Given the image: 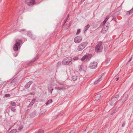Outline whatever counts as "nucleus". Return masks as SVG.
<instances>
[{
    "label": "nucleus",
    "instance_id": "0eeeda50",
    "mask_svg": "<svg viewBox=\"0 0 133 133\" xmlns=\"http://www.w3.org/2000/svg\"><path fill=\"white\" fill-rule=\"evenodd\" d=\"M82 39V37L81 36H78L74 38V41L76 43H78L81 42Z\"/></svg>",
    "mask_w": 133,
    "mask_h": 133
},
{
    "label": "nucleus",
    "instance_id": "09e8293b",
    "mask_svg": "<svg viewBox=\"0 0 133 133\" xmlns=\"http://www.w3.org/2000/svg\"><path fill=\"white\" fill-rule=\"evenodd\" d=\"M25 30H20V31H19V32H21L22 31H25Z\"/></svg>",
    "mask_w": 133,
    "mask_h": 133
},
{
    "label": "nucleus",
    "instance_id": "a878e982",
    "mask_svg": "<svg viewBox=\"0 0 133 133\" xmlns=\"http://www.w3.org/2000/svg\"><path fill=\"white\" fill-rule=\"evenodd\" d=\"M52 102V99H49L46 102V105H47Z\"/></svg>",
    "mask_w": 133,
    "mask_h": 133
},
{
    "label": "nucleus",
    "instance_id": "5701e85b",
    "mask_svg": "<svg viewBox=\"0 0 133 133\" xmlns=\"http://www.w3.org/2000/svg\"><path fill=\"white\" fill-rule=\"evenodd\" d=\"M77 79V77L76 76H72V79L74 81H76Z\"/></svg>",
    "mask_w": 133,
    "mask_h": 133
},
{
    "label": "nucleus",
    "instance_id": "bb28decb",
    "mask_svg": "<svg viewBox=\"0 0 133 133\" xmlns=\"http://www.w3.org/2000/svg\"><path fill=\"white\" fill-rule=\"evenodd\" d=\"M101 77L99 78L98 80L96 81L94 83V84H97L98 82H99L100 81H101Z\"/></svg>",
    "mask_w": 133,
    "mask_h": 133
},
{
    "label": "nucleus",
    "instance_id": "20e7f679",
    "mask_svg": "<svg viewBox=\"0 0 133 133\" xmlns=\"http://www.w3.org/2000/svg\"><path fill=\"white\" fill-rule=\"evenodd\" d=\"M88 44L87 42H85L82 43L78 46L77 50L79 51H82L86 46Z\"/></svg>",
    "mask_w": 133,
    "mask_h": 133
},
{
    "label": "nucleus",
    "instance_id": "9b49d317",
    "mask_svg": "<svg viewBox=\"0 0 133 133\" xmlns=\"http://www.w3.org/2000/svg\"><path fill=\"white\" fill-rule=\"evenodd\" d=\"M108 29V26H104L102 28V29L101 30V33L103 34H104L105 33Z\"/></svg>",
    "mask_w": 133,
    "mask_h": 133
},
{
    "label": "nucleus",
    "instance_id": "ea45409f",
    "mask_svg": "<svg viewBox=\"0 0 133 133\" xmlns=\"http://www.w3.org/2000/svg\"><path fill=\"white\" fill-rule=\"evenodd\" d=\"M116 109H113L112 110V113H111V115L114 113V112L116 111Z\"/></svg>",
    "mask_w": 133,
    "mask_h": 133
},
{
    "label": "nucleus",
    "instance_id": "f03ea898",
    "mask_svg": "<svg viewBox=\"0 0 133 133\" xmlns=\"http://www.w3.org/2000/svg\"><path fill=\"white\" fill-rule=\"evenodd\" d=\"M119 96V95L118 94L112 98L110 102V105L111 106L114 105L118 99Z\"/></svg>",
    "mask_w": 133,
    "mask_h": 133
},
{
    "label": "nucleus",
    "instance_id": "f8f14e48",
    "mask_svg": "<svg viewBox=\"0 0 133 133\" xmlns=\"http://www.w3.org/2000/svg\"><path fill=\"white\" fill-rule=\"evenodd\" d=\"M32 83V82L31 81H29L25 85V88L26 89L30 87V86Z\"/></svg>",
    "mask_w": 133,
    "mask_h": 133
},
{
    "label": "nucleus",
    "instance_id": "0e129e2a",
    "mask_svg": "<svg viewBox=\"0 0 133 133\" xmlns=\"http://www.w3.org/2000/svg\"><path fill=\"white\" fill-rule=\"evenodd\" d=\"M10 128H12V127H10Z\"/></svg>",
    "mask_w": 133,
    "mask_h": 133
},
{
    "label": "nucleus",
    "instance_id": "c9c22d12",
    "mask_svg": "<svg viewBox=\"0 0 133 133\" xmlns=\"http://www.w3.org/2000/svg\"><path fill=\"white\" fill-rule=\"evenodd\" d=\"M78 59V58L77 57L75 56L73 58V59H74V61L77 60Z\"/></svg>",
    "mask_w": 133,
    "mask_h": 133
},
{
    "label": "nucleus",
    "instance_id": "6e6d98bb",
    "mask_svg": "<svg viewBox=\"0 0 133 133\" xmlns=\"http://www.w3.org/2000/svg\"><path fill=\"white\" fill-rule=\"evenodd\" d=\"M64 21L65 22L64 23H65L66 22V19L65 20H64Z\"/></svg>",
    "mask_w": 133,
    "mask_h": 133
},
{
    "label": "nucleus",
    "instance_id": "f257e3e1",
    "mask_svg": "<svg viewBox=\"0 0 133 133\" xmlns=\"http://www.w3.org/2000/svg\"><path fill=\"white\" fill-rule=\"evenodd\" d=\"M102 42H99L95 46V51L97 53L101 52L102 51L103 46H102Z\"/></svg>",
    "mask_w": 133,
    "mask_h": 133
},
{
    "label": "nucleus",
    "instance_id": "f3484780",
    "mask_svg": "<svg viewBox=\"0 0 133 133\" xmlns=\"http://www.w3.org/2000/svg\"><path fill=\"white\" fill-rule=\"evenodd\" d=\"M54 90V88L51 86H49L48 87V90L49 92H50L52 94V92Z\"/></svg>",
    "mask_w": 133,
    "mask_h": 133
},
{
    "label": "nucleus",
    "instance_id": "6ab92c4d",
    "mask_svg": "<svg viewBox=\"0 0 133 133\" xmlns=\"http://www.w3.org/2000/svg\"><path fill=\"white\" fill-rule=\"evenodd\" d=\"M133 12V7L130 11H127V12L126 14L127 15H129Z\"/></svg>",
    "mask_w": 133,
    "mask_h": 133
},
{
    "label": "nucleus",
    "instance_id": "39448f33",
    "mask_svg": "<svg viewBox=\"0 0 133 133\" xmlns=\"http://www.w3.org/2000/svg\"><path fill=\"white\" fill-rule=\"evenodd\" d=\"M72 59V58L70 57H66L63 60L62 63L63 64L67 65L71 62Z\"/></svg>",
    "mask_w": 133,
    "mask_h": 133
},
{
    "label": "nucleus",
    "instance_id": "7ed1b4c3",
    "mask_svg": "<svg viewBox=\"0 0 133 133\" xmlns=\"http://www.w3.org/2000/svg\"><path fill=\"white\" fill-rule=\"evenodd\" d=\"M19 41L21 42L22 40L21 39H17L16 41V42L15 43L13 47V49L14 51H18V49H19L21 47L20 43L17 42Z\"/></svg>",
    "mask_w": 133,
    "mask_h": 133
},
{
    "label": "nucleus",
    "instance_id": "4be33fe9",
    "mask_svg": "<svg viewBox=\"0 0 133 133\" xmlns=\"http://www.w3.org/2000/svg\"><path fill=\"white\" fill-rule=\"evenodd\" d=\"M38 54H37L36 55V56L34 57V58L33 59H32L31 60V62H33L34 61H35L36 60V59H37V57H38Z\"/></svg>",
    "mask_w": 133,
    "mask_h": 133
},
{
    "label": "nucleus",
    "instance_id": "dca6fc26",
    "mask_svg": "<svg viewBox=\"0 0 133 133\" xmlns=\"http://www.w3.org/2000/svg\"><path fill=\"white\" fill-rule=\"evenodd\" d=\"M36 99L35 98H33L32 100V101L30 102V104H29L28 107H31L36 101Z\"/></svg>",
    "mask_w": 133,
    "mask_h": 133
},
{
    "label": "nucleus",
    "instance_id": "58836bf2",
    "mask_svg": "<svg viewBox=\"0 0 133 133\" xmlns=\"http://www.w3.org/2000/svg\"><path fill=\"white\" fill-rule=\"evenodd\" d=\"M125 121H124L122 123V127H124L125 125Z\"/></svg>",
    "mask_w": 133,
    "mask_h": 133
},
{
    "label": "nucleus",
    "instance_id": "c85d7f7f",
    "mask_svg": "<svg viewBox=\"0 0 133 133\" xmlns=\"http://www.w3.org/2000/svg\"><path fill=\"white\" fill-rule=\"evenodd\" d=\"M55 89H56L57 90H63L64 89V88H61L60 87H56L55 88Z\"/></svg>",
    "mask_w": 133,
    "mask_h": 133
},
{
    "label": "nucleus",
    "instance_id": "864d4df0",
    "mask_svg": "<svg viewBox=\"0 0 133 133\" xmlns=\"http://www.w3.org/2000/svg\"><path fill=\"white\" fill-rule=\"evenodd\" d=\"M69 14H68V15H67V19H68V17H69Z\"/></svg>",
    "mask_w": 133,
    "mask_h": 133
},
{
    "label": "nucleus",
    "instance_id": "37998d69",
    "mask_svg": "<svg viewBox=\"0 0 133 133\" xmlns=\"http://www.w3.org/2000/svg\"><path fill=\"white\" fill-rule=\"evenodd\" d=\"M75 131L74 130H72L70 131L69 133H75Z\"/></svg>",
    "mask_w": 133,
    "mask_h": 133
},
{
    "label": "nucleus",
    "instance_id": "bf43d9fd",
    "mask_svg": "<svg viewBox=\"0 0 133 133\" xmlns=\"http://www.w3.org/2000/svg\"><path fill=\"white\" fill-rule=\"evenodd\" d=\"M17 54H16V55H15V57H16L17 56Z\"/></svg>",
    "mask_w": 133,
    "mask_h": 133
},
{
    "label": "nucleus",
    "instance_id": "4468645a",
    "mask_svg": "<svg viewBox=\"0 0 133 133\" xmlns=\"http://www.w3.org/2000/svg\"><path fill=\"white\" fill-rule=\"evenodd\" d=\"M87 57L86 58V61L87 62L89 61L92 57V55L91 54H88L87 55Z\"/></svg>",
    "mask_w": 133,
    "mask_h": 133
},
{
    "label": "nucleus",
    "instance_id": "72a5a7b5",
    "mask_svg": "<svg viewBox=\"0 0 133 133\" xmlns=\"http://www.w3.org/2000/svg\"><path fill=\"white\" fill-rule=\"evenodd\" d=\"M30 38H31L32 39L35 40L36 39V37L35 36L33 35V36H31Z\"/></svg>",
    "mask_w": 133,
    "mask_h": 133
},
{
    "label": "nucleus",
    "instance_id": "603ef678",
    "mask_svg": "<svg viewBox=\"0 0 133 133\" xmlns=\"http://www.w3.org/2000/svg\"><path fill=\"white\" fill-rule=\"evenodd\" d=\"M69 14H68V15H67V19H68V17H69Z\"/></svg>",
    "mask_w": 133,
    "mask_h": 133
},
{
    "label": "nucleus",
    "instance_id": "8fccbe9b",
    "mask_svg": "<svg viewBox=\"0 0 133 133\" xmlns=\"http://www.w3.org/2000/svg\"><path fill=\"white\" fill-rule=\"evenodd\" d=\"M119 77H118L117 78H116V81H117L118 80V79H119Z\"/></svg>",
    "mask_w": 133,
    "mask_h": 133
},
{
    "label": "nucleus",
    "instance_id": "79ce46f5",
    "mask_svg": "<svg viewBox=\"0 0 133 133\" xmlns=\"http://www.w3.org/2000/svg\"><path fill=\"white\" fill-rule=\"evenodd\" d=\"M35 94V92H32L30 94V95H34Z\"/></svg>",
    "mask_w": 133,
    "mask_h": 133
},
{
    "label": "nucleus",
    "instance_id": "423d86ee",
    "mask_svg": "<svg viewBox=\"0 0 133 133\" xmlns=\"http://www.w3.org/2000/svg\"><path fill=\"white\" fill-rule=\"evenodd\" d=\"M97 62H93L90 63L88 66V67L91 69H95L97 67Z\"/></svg>",
    "mask_w": 133,
    "mask_h": 133
},
{
    "label": "nucleus",
    "instance_id": "a18cd8bd",
    "mask_svg": "<svg viewBox=\"0 0 133 133\" xmlns=\"http://www.w3.org/2000/svg\"><path fill=\"white\" fill-rule=\"evenodd\" d=\"M106 22L107 21L104 20V21L102 22L103 24H105Z\"/></svg>",
    "mask_w": 133,
    "mask_h": 133
},
{
    "label": "nucleus",
    "instance_id": "5fc2aeb1",
    "mask_svg": "<svg viewBox=\"0 0 133 133\" xmlns=\"http://www.w3.org/2000/svg\"><path fill=\"white\" fill-rule=\"evenodd\" d=\"M68 27H69V26H67V27H66V30L68 28Z\"/></svg>",
    "mask_w": 133,
    "mask_h": 133
},
{
    "label": "nucleus",
    "instance_id": "6e6552de",
    "mask_svg": "<svg viewBox=\"0 0 133 133\" xmlns=\"http://www.w3.org/2000/svg\"><path fill=\"white\" fill-rule=\"evenodd\" d=\"M35 2V0H26V3L29 6L34 5Z\"/></svg>",
    "mask_w": 133,
    "mask_h": 133
},
{
    "label": "nucleus",
    "instance_id": "473e14b6",
    "mask_svg": "<svg viewBox=\"0 0 133 133\" xmlns=\"http://www.w3.org/2000/svg\"><path fill=\"white\" fill-rule=\"evenodd\" d=\"M81 32V30L79 29L77 30V32L76 33V34L77 35L79 34Z\"/></svg>",
    "mask_w": 133,
    "mask_h": 133
},
{
    "label": "nucleus",
    "instance_id": "f704fd0d",
    "mask_svg": "<svg viewBox=\"0 0 133 133\" xmlns=\"http://www.w3.org/2000/svg\"><path fill=\"white\" fill-rule=\"evenodd\" d=\"M10 96V95L9 94H6L4 96L6 97H9Z\"/></svg>",
    "mask_w": 133,
    "mask_h": 133
},
{
    "label": "nucleus",
    "instance_id": "ddd939ff",
    "mask_svg": "<svg viewBox=\"0 0 133 133\" xmlns=\"http://www.w3.org/2000/svg\"><path fill=\"white\" fill-rule=\"evenodd\" d=\"M121 9V6L118 8L116 10V12L115 14L116 15H118L120 13V11Z\"/></svg>",
    "mask_w": 133,
    "mask_h": 133
},
{
    "label": "nucleus",
    "instance_id": "2f4dec72",
    "mask_svg": "<svg viewBox=\"0 0 133 133\" xmlns=\"http://www.w3.org/2000/svg\"><path fill=\"white\" fill-rule=\"evenodd\" d=\"M23 125H20L19 128H18V130L20 131L23 129Z\"/></svg>",
    "mask_w": 133,
    "mask_h": 133
},
{
    "label": "nucleus",
    "instance_id": "c756f323",
    "mask_svg": "<svg viewBox=\"0 0 133 133\" xmlns=\"http://www.w3.org/2000/svg\"><path fill=\"white\" fill-rule=\"evenodd\" d=\"M35 115V112H33L30 114V116L31 118H32L34 117Z\"/></svg>",
    "mask_w": 133,
    "mask_h": 133
},
{
    "label": "nucleus",
    "instance_id": "13d9d810",
    "mask_svg": "<svg viewBox=\"0 0 133 133\" xmlns=\"http://www.w3.org/2000/svg\"><path fill=\"white\" fill-rule=\"evenodd\" d=\"M87 131V130L86 129H85L84 130V131Z\"/></svg>",
    "mask_w": 133,
    "mask_h": 133
},
{
    "label": "nucleus",
    "instance_id": "3c124183",
    "mask_svg": "<svg viewBox=\"0 0 133 133\" xmlns=\"http://www.w3.org/2000/svg\"><path fill=\"white\" fill-rule=\"evenodd\" d=\"M69 14H68V15H67V19H68V17H69Z\"/></svg>",
    "mask_w": 133,
    "mask_h": 133
},
{
    "label": "nucleus",
    "instance_id": "a19ab883",
    "mask_svg": "<svg viewBox=\"0 0 133 133\" xmlns=\"http://www.w3.org/2000/svg\"><path fill=\"white\" fill-rule=\"evenodd\" d=\"M78 68L79 69V71H81L82 70V68L81 67V66H78Z\"/></svg>",
    "mask_w": 133,
    "mask_h": 133
},
{
    "label": "nucleus",
    "instance_id": "49530a36",
    "mask_svg": "<svg viewBox=\"0 0 133 133\" xmlns=\"http://www.w3.org/2000/svg\"><path fill=\"white\" fill-rule=\"evenodd\" d=\"M71 22H69V24H68V26H69L71 25Z\"/></svg>",
    "mask_w": 133,
    "mask_h": 133
},
{
    "label": "nucleus",
    "instance_id": "de8ad7c7",
    "mask_svg": "<svg viewBox=\"0 0 133 133\" xmlns=\"http://www.w3.org/2000/svg\"><path fill=\"white\" fill-rule=\"evenodd\" d=\"M132 57H131V58H130V59H129V61H128V62L127 63H128L129 62H130V61H131V59H132Z\"/></svg>",
    "mask_w": 133,
    "mask_h": 133
},
{
    "label": "nucleus",
    "instance_id": "c03bdc74",
    "mask_svg": "<svg viewBox=\"0 0 133 133\" xmlns=\"http://www.w3.org/2000/svg\"><path fill=\"white\" fill-rule=\"evenodd\" d=\"M109 18V17H108V16H107L106 17L105 20L107 21L108 20V19Z\"/></svg>",
    "mask_w": 133,
    "mask_h": 133
},
{
    "label": "nucleus",
    "instance_id": "4c0bfd02",
    "mask_svg": "<svg viewBox=\"0 0 133 133\" xmlns=\"http://www.w3.org/2000/svg\"><path fill=\"white\" fill-rule=\"evenodd\" d=\"M60 130L59 129H56L55 132L54 133H58L59 132Z\"/></svg>",
    "mask_w": 133,
    "mask_h": 133
},
{
    "label": "nucleus",
    "instance_id": "1a4fd4ad",
    "mask_svg": "<svg viewBox=\"0 0 133 133\" xmlns=\"http://www.w3.org/2000/svg\"><path fill=\"white\" fill-rule=\"evenodd\" d=\"M128 97V95L125 93L121 97V99L122 100L123 103L124 102L126 99H127Z\"/></svg>",
    "mask_w": 133,
    "mask_h": 133
},
{
    "label": "nucleus",
    "instance_id": "7c9ffc66",
    "mask_svg": "<svg viewBox=\"0 0 133 133\" xmlns=\"http://www.w3.org/2000/svg\"><path fill=\"white\" fill-rule=\"evenodd\" d=\"M44 132V131L42 130V129H40L38 132L37 133H43Z\"/></svg>",
    "mask_w": 133,
    "mask_h": 133
},
{
    "label": "nucleus",
    "instance_id": "412c9836",
    "mask_svg": "<svg viewBox=\"0 0 133 133\" xmlns=\"http://www.w3.org/2000/svg\"><path fill=\"white\" fill-rule=\"evenodd\" d=\"M11 110L13 112H15L16 110V107H9Z\"/></svg>",
    "mask_w": 133,
    "mask_h": 133
},
{
    "label": "nucleus",
    "instance_id": "cd10ccee",
    "mask_svg": "<svg viewBox=\"0 0 133 133\" xmlns=\"http://www.w3.org/2000/svg\"><path fill=\"white\" fill-rule=\"evenodd\" d=\"M87 56V55H85L81 58V60L82 61H84L85 59H86Z\"/></svg>",
    "mask_w": 133,
    "mask_h": 133
},
{
    "label": "nucleus",
    "instance_id": "a211bd4d",
    "mask_svg": "<svg viewBox=\"0 0 133 133\" xmlns=\"http://www.w3.org/2000/svg\"><path fill=\"white\" fill-rule=\"evenodd\" d=\"M101 97V95H96L95 97V100L96 101L100 99Z\"/></svg>",
    "mask_w": 133,
    "mask_h": 133
},
{
    "label": "nucleus",
    "instance_id": "052dcab7",
    "mask_svg": "<svg viewBox=\"0 0 133 133\" xmlns=\"http://www.w3.org/2000/svg\"><path fill=\"white\" fill-rule=\"evenodd\" d=\"M68 19H67V17L66 18V21Z\"/></svg>",
    "mask_w": 133,
    "mask_h": 133
},
{
    "label": "nucleus",
    "instance_id": "4d7b16f0",
    "mask_svg": "<svg viewBox=\"0 0 133 133\" xmlns=\"http://www.w3.org/2000/svg\"><path fill=\"white\" fill-rule=\"evenodd\" d=\"M85 0H81V1L82 2H84V1H85Z\"/></svg>",
    "mask_w": 133,
    "mask_h": 133
},
{
    "label": "nucleus",
    "instance_id": "2eb2a0df",
    "mask_svg": "<svg viewBox=\"0 0 133 133\" xmlns=\"http://www.w3.org/2000/svg\"><path fill=\"white\" fill-rule=\"evenodd\" d=\"M90 25L89 24H88L86 25L84 28V33H85L86 31L88 30V29L90 27Z\"/></svg>",
    "mask_w": 133,
    "mask_h": 133
},
{
    "label": "nucleus",
    "instance_id": "393cba45",
    "mask_svg": "<svg viewBox=\"0 0 133 133\" xmlns=\"http://www.w3.org/2000/svg\"><path fill=\"white\" fill-rule=\"evenodd\" d=\"M28 36L30 37L33 36V34H32V33L30 31L28 32L27 33Z\"/></svg>",
    "mask_w": 133,
    "mask_h": 133
},
{
    "label": "nucleus",
    "instance_id": "9d476101",
    "mask_svg": "<svg viewBox=\"0 0 133 133\" xmlns=\"http://www.w3.org/2000/svg\"><path fill=\"white\" fill-rule=\"evenodd\" d=\"M17 83L16 79L14 78L11 81L10 84L11 86H14L17 85Z\"/></svg>",
    "mask_w": 133,
    "mask_h": 133
},
{
    "label": "nucleus",
    "instance_id": "69168bd1",
    "mask_svg": "<svg viewBox=\"0 0 133 133\" xmlns=\"http://www.w3.org/2000/svg\"><path fill=\"white\" fill-rule=\"evenodd\" d=\"M103 133H105L103 132Z\"/></svg>",
    "mask_w": 133,
    "mask_h": 133
},
{
    "label": "nucleus",
    "instance_id": "e2e57ef3",
    "mask_svg": "<svg viewBox=\"0 0 133 133\" xmlns=\"http://www.w3.org/2000/svg\"><path fill=\"white\" fill-rule=\"evenodd\" d=\"M9 130H8V132H9Z\"/></svg>",
    "mask_w": 133,
    "mask_h": 133
},
{
    "label": "nucleus",
    "instance_id": "e433bc0d",
    "mask_svg": "<svg viewBox=\"0 0 133 133\" xmlns=\"http://www.w3.org/2000/svg\"><path fill=\"white\" fill-rule=\"evenodd\" d=\"M61 62H58L57 64V66L58 67V66H59L61 65Z\"/></svg>",
    "mask_w": 133,
    "mask_h": 133
},
{
    "label": "nucleus",
    "instance_id": "680f3d73",
    "mask_svg": "<svg viewBox=\"0 0 133 133\" xmlns=\"http://www.w3.org/2000/svg\"><path fill=\"white\" fill-rule=\"evenodd\" d=\"M11 128H10L9 129V130H10L11 129Z\"/></svg>",
    "mask_w": 133,
    "mask_h": 133
},
{
    "label": "nucleus",
    "instance_id": "aec40b11",
    "mask_svg": "<svg viewBox=\"0 0 133 133\" xmlns=\"http://www.w3.org/2000/svg\"><path fill=\"white\" fill-rule=\"evenodd\" d=\"M10 104L11 106H16L17 105V104L15 102L11 101L10 102Z\"/></svg>",
    "mask_w": 133,
    "mask_h": 133
},
{
    "label": "nucleus",
    "instance_id": "b1692460",
    "mask_svg": "<svg viewBox=\"0 0 133 133\" xmlns=\"http://www.w3.org/2000/svg\"><path fill=\"white\" fill-rule=\"evenodd\" d=\"M17 130L16 129H14L9 132V133H16Z\"/></svg>",
    "mask_w": 133,
    "mask_h": 133
}]
</instances>
